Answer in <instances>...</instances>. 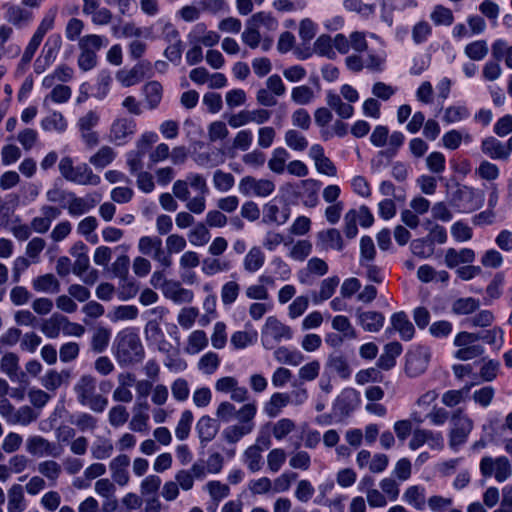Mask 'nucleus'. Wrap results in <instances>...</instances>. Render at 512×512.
I'll return each instance as SVG.
<instances>
[{
  "instance_id": "obj_1",
  "label": "nucleus",
  "mask_w": 512,
  "mask_h": 512,
  "mask_svg": "<svg viewBox=\"0 0 512 512\" xmlns=\"http://www.w3.org/2000/svg\"><path fill=\"white\" fill-rule=\"evenodd\" d=\"M145 352L137 333L126 329L115 339V358L120 366H130L141 362Z\"/></svg>"
},
{
  "instance_id": "obj_49",
  "label": "nucleus",
  "mask_w": 512,
  "mask_h": 512,
  "mask_svg": "<svg viewBox=\"0 0 512 512\" xmlns=\"http://www.w3.org/2000/svg\"><path fill=\"white\" fill-rule=\"evenodd\" d=\"M489 52L488 44L485 40H476L467 44L464 48L465 55L473 61L483 60Z\"/></svg>"
},
{
  "instance_id": "obj_7",
  "label": "nucleus",
  "mask_w": 512,
  "mask_h": 512,
  "mask_svg": "<svg viewBox=\"0 0 512 512\" xmlns=\"http://www.w3.org/2000/svg\"><path fill=\"white\" fill-rule=\"evenodd\" d=\"M189 186L201 194L208 193L206 179L197 173L188 174L185 180L175 181L172 192L177 199L184 202L190 197Z\"/></svg>"
},
{
  "instance_id": "obj_9",
  "label": "nucleus",
  "mask_w": 512,
  "mask_h": 512,
  "mask_svg": "<svg viewBox=\"0 0 512 512\" xmlns=\"http://www.w3.org/2000/svg\"><path fill=\"white\" fill-rule=\"evenodd\" d=\"M136 128L137 124L134 119L126 116L117 117L109 129L110 141L117 145H123L133 137Z\"/></svg>"
},
{
  "instance_id": "obj_41",
  "label": "nucleus",
  "mask_w": 512,
  "mask_h": 512,
  "mask_svg": "<svg viewBox=\"0 0 512 512\" xmlns=\"http://www.w3.org/2000/svg\"><path fill=\"white\" fill-rule=\"evenodd\" d=\"M326 366L343 379H347L351 375V369L347 359L341 354H331L327 359Z\"/></svg>"
},
{
  "instance_id": "obj_52",
  "label": "nucleus",
  "mask_w": 512,
  "mask_h": 512,
  "mask_svg": "<svg viewBox=\"0 0 512 512\" xmlns=\"http://www.w3.org/2000/svg\"><path fill=\"white\" fill-rule=\"evenodd\" d=\"M262 447L259 445H252L248 447L244 453V461L248 469L252 472H257L262 468Z\"/></svg>"
},
{
  "instance_id": "obj_64",
  "label": "nucleus",
  "mask_w": 512,
  "mask_h": 512,
  "mask_svg": "<svg viewBox=\"0 0 512 512\" xmlns=\"http://www.w3.org/2000/svg\"><path fill=\"white\" fill-rule=\"evenodd\" d=\"M235 183V178L231 173L222 170H216L213 175L214 187L221 192L229 191Z\"/></svg>"
},
{
  "instance_id": "obj_31",
  "label": "nucleus",
  "mask_w": 512,
  "mask_h": 512,
  "mask_svg": "<svg viewBox=\"0 0 512 512\" xmlns=\"http://www.w3.org/2000/svg\"><path fill=\"white\" fill-rule=\"evenodd\" d=\"M26 509V501L23 487L20 484H13L8 490V512H23Z\"/></svg>"
},
{
  "instance_id": "obj_50",
  "label": "nucleus",
  "mask_w": 512,
  "mask_h": 512,
  "mask_svg": "<svg viewBox=\"0 0 512 512\" xmlns=\"http://www.w3.org/2000/svg\"><path fill=\"white\" fill-rule=\"evenodd\" d=\"M114 451V446L111 440L100 437L98 438L91 448V454L94 459L104 460L109 458Z\"/></svg>"
},
{
  "instance_id": "obj_51",
  "label": "nucleus",
  "mask_w": 512,
  "mask_h": 512,
  "mask_svg": "<svg viewBox=\"0 0 512 512\" xmlns=\"http://www.w3.org/2000/svg\"><path fill=\"white\" fill-rule=\"evenodd\" d=\"M288 158L289 153L285 148L279 147L274 149L272 156L268 161L269 169L276 174H282L285 170L286 161Z\"/></svg>"
},
{
  "instance_id": "obj_29",
  "label": "nucleus",
  "mask_w": 512,
  "mask_h": 512,
  "mask_svg": "<svg viewBox=\"0 0 512 512\" xmlns=\"http://www.w3.org/2000/svg\"><path fill=\"white\" fill-rule=\"evenodd\" d=\"M32 287L37 292L55 294L60 291V282L53 274L47 273L34 278Z\"/></svg>"
},
{
  "instance_id": "obj_5",
  "label": "nucleus",
  "mask_w": 512,
  "mask_h": 512,
  "mask_svg": "<svg viewBox=\"0 0 512 512\" xmlns=\"http://www.w3.org/2000/svg\"><path fill=\"white\" fill-rule=\"evenodd\" d=\"M480 339V335L476 333L460 332L454 339V345L459 347L455 353V357L462 361L472 360L484 353V348L476 342Z\"/></svg>"
},
{
  "instance_id": "obj_26",
  "label": "nucleus",
  "mask_w": 512,
  "mask_h": 512,
  "mask_svg": "<svg viewBox=\"0 0 512 512\" xmlns=\"http://www.w3.org/2000/svg\"><path fill=\"white\" fill-rule=\"evenodd\" d=\"M402 352V345L399 342H390L385 345L383 354L377 361V366L383 370H390L396 364V358Z\"/></svg>"
},
{
  "instance_id": "obj_6",
  "label": "nucleus",
  "mask_w": 512,
  "mask_h": 512,
  "mask_svg": "<svg viewBox=\"0 0 512 512\" xmlns=\"http://www.w3.org/2000/svg\"><path fill=\"white\" fill-rule=\"evenodd\" d=\"M238 190L244 196L268 197L275 191V183L266 178L245 176L239 181Z\"/></svg>"
},
{
  "instance_id": "obj_53",
  "label": "nucleus",
  "mask_w": 512,
  "mask_h": 512,
  "mask_svg": "<svg viewBox=\"0 0 512 512\" xmlns=\"http://www.w3.org/2000/svg\"><path fill=\"white\" fill-rule=\"evenodd\" d=\"M38 472L47 478L52 484H55L59 478L62 468L61 465L54 460H45L38 464Z\"/></svg>"
},
{
  "instance_id": "obj_43",
  "label": "nucleus",
  "mask_w": 512,
  "mask_h": 512,
  "mask_svg": "<svg viewBox=\"0 0 512 512\" xmlns=\"http://www.w3.org/2000/svg\"><path fill=\"white\" fill-rule=\"evenodd\" d=\"M116 153L110 146H102L94 155L89 158L90 164L98 169H103L113 162Z\"/></svg>"
},
{
  "instance_id": "obj_57",
  "label": "nucleus",
  "mask_w": 512,
  "mask_h": 512,
  "mask_svg": "<svg viewBox=\"0 0 512 512\" xmlns=\"http://www.w3.org/2000/svg\"><path fill=\"white\" fill-rule=\"evenodd\" d=\"M479 306V301L472 297L459 298L453 302L451 310L456 315H468L476 311Z\"/></svg>"
},
{
  "instance_id": "obj_46",
  "label": "nucleus",
  "mask_w": 512,
  "mask_h": 512,
  "mask_svg": "<svg viewBox=\"0 0 512 512\" xmlns=\"http://www.w3.org/2000/svg\"><path fill=\"white\" fill-rule=\"evenodd\" d=\"M313 49L319 56L327 57L328 59H334L336 57L333 38L328 34L320 35L315 40Z\"/></svg>"
},
{
  "instance_id": "obj_45",
  "label": "nucleus",
  "mask_w": 512,
  "mask_h": 512,
  "mask_svg": "<svg viewBox=\"0 0 512 512\" xmlns=\"http://www.w3.org/2000/svg\"><path fill=\"white\" fill-rule=\"evenodd\" d=\"M208 345V338L203 330L193 331L187 340L185 351L188 354L194 355L202 351Z\"/></svg>"
},
{
  "instance_id": "obj_63",
  "label": "nucleus",
  "mask_w": 512,
  "mask_h": 512,
  "mask_svg": "<svg viewBox=\"0 0 512 512\" xmlns=\"http://www.w3.org/2000/svg\"><path fill=\"white\" fill-rule=\"evenodd\" d=\"M219 365L220 358L214 352H207L200 358L198 362L199 370L207 375L213 374L218 369Z\"/></svg>"
},
{
  "instance_id": "obj_16",
  "label": "nucleus",
  "mask_w": 512,
  "mask_h": 512,
  "mask_svg": "<svg viewBox=\"0 0 512 512\" xmlns=\"http://www.w3.org/2000/svg\"><path fill=\"white\" fill-rule=\"evenodd\" d=\"M290 216V208L287 206L279 207L274 201L266 203L263 207L262 222L265 224L283 225Z\"/></svg>"
},
{
  "instance_id": "obj_39",
  "label": "nucleus",
  "mask_w": 512,
  "mask_h": 512,
  "mask_svg": "<svg viewBox=\"0 0 512 512\" xmlns=\"http://www.w3.org/2000/svg\"><path fill=\"white\" fill-rule=\"evenodd\" d=\"M74 71L71 67L63 64L57 67L53 73L46 75L43 78L42 85L45 88H51L55 82H68L72 79Z\"/></svg>"
},
{
  "instance_id": "obj_47",
  "label": "nucleus",
  "mask_w": 512,
  "mask_h": 512,
  "mask_svg": "<svg viewBox=\"0 0 512 512\" xmlns=\"http://www.w3.org/2000/svg\"><path fill=\"white\" fill-rule=\"evenodd\" d=\"M254 424H237L227 427L223 431L224 439L231 444L238 442L243 436L250 434Z\"/></svg>"
},
{
  "instance_id": "obj_20",
  "label": "nucleus",
  "mask_w": 512,
  "mask_h": 512,
  "mask_svg": "<svg viewBox=\"0 0 512 512\" xmlns=\"http://www.w3.org/2000/svg\"><path fill=\"white\" fill-rule=\"evenodd\" d=\"M163 85L156 80L145 83L142 87V94L149 110H155L163 99Z\"/></svg>"
},
{
  "instance_id": "obj_22",
  "label": "nucleus",
  "mask_w": 512,
  "mask_h": 512,
  "mask_svg": "<svg viewBox=\"0 0 512 512\" xmlns=\"http://www.w3.org/2000/svg\"><path fill=\"white\" fill-rule=\"evenodd\" d=\"M316 237L317 246L323 250L334 249L341 251L344 247V241L337 229L331 228L320 231Z\"/></svg>"
},
{
  "instance_id": "obj_3",
  "label": "nucleus",
  "mask_w": 512,
  "mask_h": 512,
  "mask_svg": "<svg viewBox=\"0 0 512 512\" xmlns=\"http://www.w3.org/2000/svg\"><path fill=\"white\" fill-rule=\"evenodd\" d=\"M480 473L484 478H494L503 483L512 475V465L506 456H484L479 463Z\"/></svg>"
},
{
  "instance_id": "obj_55",
  "label": "nucleus",
  "mask_w": 512,
  "mask_h": 512,
  "mask_svg": "<svg viewBox=\"0 0 512 512\" xmlns=\"http://www.w3.org/2000/svg\"><path fill=\"white\" fill-rule=\"evenodd\" d=\"M205 489L216 504L228 497L230 494V487L218 480L207 482Z\"/></svg>"
},
{
  "instance_id": "obj_37",
  "label": "nucleus",
  "mask_w": 512,
  "mask_h": 512,
  "mask_svg": "<svg viewBox=\"0 0 512 512\" xmlns=\"http://www.w3.org/2000/svg\"><path fill=\"white\" fill-rule=\"evenodd\" d=\"M70 379V372L67 370H62L58 372L56 370H49L42 377L41 383L44 388L49 391L57 390L64 382H67Z\"/></svg>"
},
{
  "instance_id": "obj_48",
  "label": "nucleus",
  "mask_w": 512,
  "mask_h": 512,
  "mask_svg": "<svg viewBox=\"0 0 512 512\" xmlns=\"http://www.w3.org/2000/svg\"><path fill=\"white\" fill-rule=\"evenodd\" d=\"M44 131H56L62 133L67 128V122L60 112H53L41 121Z\"/></svg>"
},
{
  "instance_id": "obj_54",
  "label": "nucleus",
  "mask_w": 512,
  "mask_h": 512,
  "mask_svg": "<svg viewBox=\"0 0 512 512\" xmlns=\"http://www.w3.org/2000/svg\"><path fill=\"white\" fill-rule=\"evenodd\" d=\"M331 325L334 330L341 333V335L347 340H352L357 337L354 327L352 326L350 320L346 316H335L332 319Z\"/></svg>"
},
{
  "instance_id": "obj_4",
  "label": "nucleus",
  "mask_w": 512,
  "mask_h": 512,
  "mask_svg": "<svg viewBox=\"0 0 512 512\" xmlns=\"http://www.w3.org/2000/svg\"><path fill=\"white\" fill-rule=\"evenodd\" d=\"M293 331L290 326L284 324L275 316H269L262 328L261 339L265 348H272L273 343L291 340Z\"/></svg>"
},
{
  "instance_id": "obj_62",
  "label": "nucleus",
  "mask_w": 512,
  "mask_h": 512,
  "mask_svg": "<svg viewBox=\"0 0 512 512\" xmlns=\"http://www.w3.org/2000/svg\"><path fill=\"white\" fill-rule=\"evenodd\" d=\"M297 477L298 475L295 472L287 471L282 473L272 481L273 492L282 493L288 491Z\"/></svg>"
},
{
  "instance_id": "obj_38",
  "label": "nucleus",
  "mask_w": 512,
  "mask_h": 512,
  "mask_svg": "<svg viewBox=\"0 0 512 512\" xmlns=\"http://www.w3.org/2000/svg\"><path fill=\"white\" fill-rule=\"evenodd\" d=\"M63 326V315L55 313L50 318L42 320L40 325L41 332L50 339L59 336Z\"/></svg>"
},
{
  "instance_id": "obj_19",
  "label": "nucleus",
  "mask_w": 512,
  "mask_h": 512,
  "mask_svg": "<svg viewBox=\"0 0 512 512\" xmlns=\"http://www.w3.org/2000/svg\"><path fill=\"white\" fill-rule=\"evenodd\" d=\"M359 404V394L356 390L345 389L334 403V410L343 416L349 415Z\"/></svg>"
},
{
  "instance_id": "obj_24",
  "label": "nucleus",
  "mask_w": 512,
  "mask_h": 512,
  "mask_svg": "<svg viewBox=\"0 0 512 512\" xmlns=\"http://www.w3.org/2000/svg\"><path fill=\"white\" fill-rule=\"evenodd\" d=\"M475 259V252L470 248H463L457 251L454 248H449L445 254V264L448 268H455L459 264H469Z\"/></svg>"
},
{
  "instance_id": "obj_14",
  "label": "nucleus",
  "mask_w": 512,
  "mask_h": 512,
  "mask_svg": "<svg viewBox=\"0 0 512 512\" xmlns=\"http://www.w3.org/2000/svg\"><path fill=\"white\" fill-rule=\"evenodd\" d=\"M150 66V62H139L130 70L118 71L116 73V79L123 87L134 86L145 78V72L150 69Z\"/></svg>"
},
{
  "instance_id": "obj_30",
  "label": "nucleus",
  "mask_w": 512,
  "mask_h": 512,
  "mask_svg": "<svg viewBox=\"0 0 512 512\" xmlns=\"http://www.w3.org/2000/svg\"><path fill=\"white\" fill-rule=\"evenodd\" d=\"M247 22L255 27L258 31L264 28L266 31H275L278 29V20L269 12L260 11L253 14L247 19Z\"/></svg>"
},
{
  "instance_id": "obj_17",
  "label": "nucleus",
  "mask_w": 512,
  "mask_h": 512,
  "mask_svg": "<svg viewBox=\"0 0 512 512\" xmlns=\"http://www.w3.org/2000/svg\"><path fill=\"white\" fill-rule=\"evenodd\" d=\"M328 272V264L321 258L312 257L304 269L299 270L297 277L300 283L309 284L311 276L322 277Z\"/></svg>"
},
{
  "instance_id": "obj_10",
  "label": "nucleus",
  "mask_w": 512,
  "mask_h": 512,
  "mask_svg": "<svg viewBox=\"0 0 512 512\" xmlns=\"http://www.w3.org/2000/svg\"><path fill=\"white\" fill-rule=\"evenodd\" d=\"M429 361V350L423 347L416 348L406 355L405 373L411 378L418 377L426 371Z\"/></svg>"
},
{
  "instance_id": "obj_15",
  "label": "nucleus",
  "mask_w": 512,
  "mask_h": 512,
  "mask_svg": "<svg viewBox=\"0 0 512 512\" xmlns=\"http://www.w3.org/2000/svg\"><path fill=\"white\" fill-rule=\"evenodd\" d=\"M130 458L126 454H120L113 458L109 463L111 477L119 486H126L130 481L128 466Z\"/></svg>"
},
{
  "instance_id": "obj_36",
  "label": "nucleus",
  "mask_w": 512,
  "mask_h": 512,
  "mask_svg": "<svg viewBox=\"0 0 512 512\" xmlns=\"http://www.w3.org/2000/svg\"><path fill=\"white\" fill-rule=\"evenodd\" d=\"M326 101L327 105L333 109L339 117L343 119L352 117L354 108L350 104L344 103L340 95L328 92L326 95Z\"/></svg>"
},
{
  "instance_id": "obj_59",
  "label": "nucleus",
  "mask_w": 512,
  "mask_h": 512,
  "mask_svg": "<svg viewBox=\"0 0 512 512\" xmlns=\"http://www.w3.org/2000/svg\"><path fill=\"white\" fill-rule=\"evenodd\" d=\"M111 333L105 327H98L91 339V349L96 353L103 352L109 345Z\"/></svg>"
},
{
  "instance_id": "obj_28",
  "label": "nucleus",
  "mask_w": 512,
  "mask_h": 512,
  "mask_svg": "<svg viewBox=\"0 0 512 512\" xmlns=\"http://www.w3.org/2000/svg\"><path fill=\"white\" fill-rule=\"evenodd\" d=\"M164 295L176 303H189L193 300V292L181 287L178 282L170 281L166 283Z\"/></svg>"
},
{
  "instance_id": "obj_25",
  "label": "nucleus",
  "mask_w": 512,
  "mask_h": 512,
  "mask_svg": "<svg viewBox=\"0 0 512 512\" xmlns=\"http://www.w3.org/2000/svg\"><path fill=\"white\" fill-rule=\"evenodd\" d=\"M358 322L361 327L368 332L379 331L384 324V316L377 311H357Z\"/></svg>"
},
{
  "instance_id": "obj_8",
  "label": "nucleus",
  "mask_w": 512,
  "mask_h": 512,
  "mask_svg": "<svg viewBox=\"0 0 512 512\" xmlns=\"http://www.w3.org/2000/svg\"><path fill=\"white\" fill-rule=\"evenodd\" d=\"M453 428L449 435V446L457 450L464 444L469 433L473 428V422L467 416L463 415L461 410L456 411L452 416Z\"/></svg>"
},
{
  "instance_id": "obj_60",
  "label": "nucleus",
  "mask_w": 512,
  "mask_h": 512,
  "mask_svg": "<svg viewBox=\"0 0 512 512\" xmlns=\"http://www.w3.org/2000/svg\"><path fill=\"white\" fill-rule=\"evenodd\" d=\"M404 135L401 132H393L389 137L387 143L389 144V148L386 150H381L378 152L379 157H386L388 160L392 159L398 149L403 145Z\"/></svg>"
},
{
  "instance_id": "obj_13",
  "label": "nucleus",
  "mask_w": 512,
  "mask_h": 512,
  "mask_svg": "<svg viewBox=\"0 0 512 512\" xmlns=\"http://www.w3.org/2000/svg\"><path fill=\"white\" fill-rule=\"evenodd\" d=\"M0 367L2 372L5 373L11 381L23 384L28 382L26 373L20 369L17 354L13 352L5 353L0 360Z\"/></svg>"
},
{
  "instance_id": "obj_12",
  "label": "nucleus",
  "mask_w": 512,
  "mask_h": 512,
  "mask_svg": "<svg viewBox=\"0 0 512 512\" xmlns=\"http://www.w3.org/2000/svg\"><path fill=\"white\" fill-rule=\"evenodd\" d=\"M40 212L41 216L34 217L30 227L34 232L44 234L50 229L51 223L61 215V209L52 205H43Z\"/></svg>"
},
{
  "instance_id": "obj_42",
  "label": "nucleus",
  "mask_w": 512,
  "mask_h": 512,
  "mask_svg": "<svg viewBox=\"0 0 512 512\" xmlns=\"http://www.w3.org/2000/svg\"><path fill=\"white\" fill-rule=\"evenodd\" d=\"M290 403V396L287 393H274L265 404L264 410L269 417H276L281 409Z\"/></svg>"
},
{
  "instance_id": "obj_58",
  "label": "nucleus",
  "mask_w": 512,
  "mask_h": 512,
  "mask_svg": "<svg viewBox=\"0 0 512 512\" xmlns=\"http://www.w3.org/2000/svg\"><path fill=\"white\" fill-rule=\"evenodd\" d=\"M189 242L194 246H204L210 240V232L203 223H197L188 233Z\"/></svg>"
},
{
  "instance_id": "obj_18",
  "label": "nucleus",
  "mask_w": 512,
  "mask_h": 512,
  "mask_svg": "<svg viewBox=\"0 0 512 512\" xmlns=\"http://www.w3.org/2000/svg\"><path fill=\"white\" fill-rule=\"evenodd\" d=\"M391 325L392 328H388L386 333H390L392 330L397 331L404 341H409L413 338L415 329L405 312L394 313L391 316Z\"/></svg>"
},
{
  "instance_id": "obj_27",
  "label": "nucleus",
  "mask_w": 512,
  "mask_h": 512,
  "mask_svg": "<svg viewBox=\"0 0 512 512\" xmlns=\"http://www.w3.org/2000/svg\"><path fill=\"white\" fill-rule=\"evenodd\" d=\"M482 152L492 159H507L509 151L507 146L494 137H488L482 141Z\"/></svg>"
},
{
  "instance_id": "obj_11",
  "label": "nucleus",
  "mask_w": 512,
  "mask_h": 512,
  "mask_svg": "<svg viewBox=\"0 0 512 512\" xmlns=\"http://www.w3.org/2000/svg\"><path fill=\"white\" fill-rule=\"evenodd\" d=\"M26 451L30 455L37 457H58L61 454V450L57 448L55 443L50 442L48 439L39 435H34L27 438Z\"/></svg>"
},
{
  "instance_id": "obj_44",
  "label": "nucleus",
  "mask_w": 512,
  "mask_h": 512,
  "mask_svg": "<svg viewBox=\"0 0 512 512\" xmlns=\"http://www.w3.org/2000/svg\"><path fill=\"white\" fill-rule=\"evenodd\" d=\"M339 282L340 280L337 276L324 279L320 284L319 292L313 294L314 303H320L331 298Z\"/></svg>"
},
{
  "instance_id": "obj_32",
  "label": "nucleus",
  "mask_w": 512,
  "mask_h": 512,
  "mask_svg": "<svg viewBox=\"0 0 512 512\" xmlns=\"http://www.w3.org/2000/svg\"><path fill=\"white\" fill-rule=\"evenodd\" d=\"M32 17L31 11L18 5H9L5 15L6 20L17 27L26 25L31 21Z\"/></svg>"
},
{
  "instance_id": "obj_35",
  "label": "nucleus",
  "mask_w": 512,
  "mask_h": 512,
  "mask_svg": "<svg viewBox=\"0 0 512 512\" xmlns=\"http://www.w3.org/2000/svg\"><path fill=\"white\" fill-rule=\"evenodd\" d=\"M302 191L300 196L303 198V204L307 207H314L318 201V190L320 182L314 179H306L301 181Z\"/></svg>"
},
{
  "instance_id": "obj_23",
  "label": "nucleus",
  "mask_w": 512,
  "mask_h": 512,
  "mask_svg": "<svg viewBox=\"0 0 512 512\" xmlns=\"http://www.w3.org/2000/svg\"><path fill=\"white\" fill-rule=\"evenodd\" d=\"M68 181L79 185L96 186L100 184L101 178L97 174H94L87 164L83 163L75 167V171H73Z\"/></svg>"
},
{
  "instance_id": "obj_56",
  "label": "nucleus",
  "mask_w": 512,
  "mask_h": 512,
  "mask_svg": "<svg viewBox=\"0 0 512 512\" xmlns=\"http://www.w3.org/2000/svg\"><path fill=\"white\" fill-rule=\"evenodd\" d=\"M106 39L103 36L89 34L79 39V49L97 54V52L105 45Z\"/></svg>"
},
{
  "instance_id": "obj_21",
  "label": "nucleus",
  "mask_w": 512,
  "mask_h": 512,
  "mask_svg": "<svg viewBox=\"0 0 512 512\" xmlns=\"http://www.w3.org/2000/svg\"><path fill=\"white\" fill-rule=\"evenodd\" d=\"M196 430L202 446H205L216 437L219 431V424L215 419L205 415L198 420Z\"/></svg>"
},
{
  "instance_id": "obj_34",
  "label": "nucleus",
  "mask_w": 512,
  "mask_h": 512,
  "mask_svg": "<svg viewBox=\"0 0 512 512\" xmlns=\"http://www.w3.org/2000/svg\"><path fill=\"white\" fill-rule=\"evenodd\" d=\"M265 262V255L260 247L253 246L245 255L243 260L244 270L255 273L262 268Z\"/></svg>"
},
{
  "instance_id": "obj_2",
  "label": "nucleus",
  "mask_w": 512,
  "mask_h": 512,
  "mask_svg": "<svg viewBox=\"0 0 512 512\" xmlns=\"http://www.w3.org/2000/svg\"><path fill=\"white\" fill-rule=\"evenodd\" d=\"M97 381L92 375H82L74 385L78 402L90 408V410L101 413L108 405L106 397L96 392Z\"/></svg>"
},
{
  "instance_id": "obj_33",
  "label": "nucleus",
  "mask_w": 512,
  "mask_h": 512,
  "mask_svg": "<svg viewBox=\"0 0 512 512\" xmlns=\"http://www.w3.org/2000/svg\"><path fill=\"white\" fill-rule=\"evenodd\" d=\"M403 499L416 510L422 511L426 504L424 487L419 485L408 487L403 494Z\"/></svg>"
},
{
  "instance_id": "obj_40",
  "label": "nucleus",
  "mask_w": 512,
  "mask_h": 512,
  "mask_svg": "<svg viewBox=\"0 0 512 512\" xmlns=\"http://www.w3.org/2000/svg\"><path fill=\"white\" fill-rule=\"evenodd\" d=\"M275 359L282 364L298 366L304 361V356L300 351L290 350L287 347L281 346L274 351Z\"/></svg>"
},
{
  "instance_id": "obj_61",
  "label": "nucleus",
  "mask_w": 512,
  "mask_h": 512,
  "mask_svg": "<svg viewBox=\"0 0 512 512\" xmlns=\"http://www.w3.org/2000/svg\"><path fill=\"white\" fill-rule=\"evenodd\" d=\"M192 422V412L190 410L183 411L175 428V435L179 440H185L189 436Z\"/></svg>"
}]
</instances>
